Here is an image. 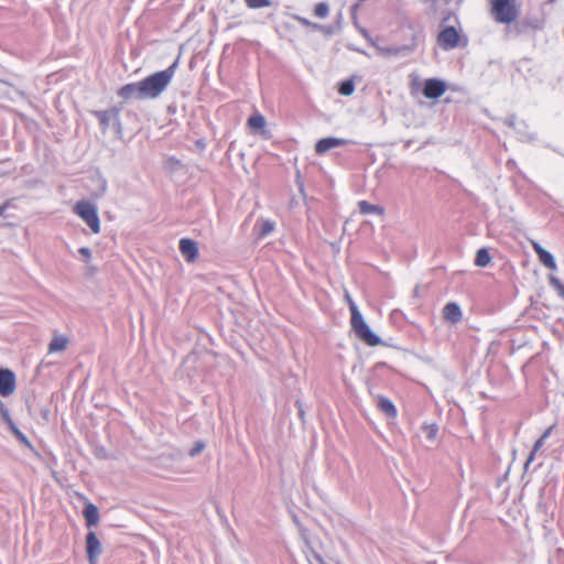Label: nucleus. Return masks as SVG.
I'll list each match as a JSON object with an SVG mask.
<instances>
[{
	"instance_id": "nucleus-9",
	"label": "nucleus",
	"mask_w": 564,
	"mask_h": 564,
	"mask_svg": "<svg viewBox=\"0 0 564 564\" xmlns=\"http://www.w3.org/2000/svg\"><path fill=\"white\" fill-rule=\"evenodd\" d=\"M349 141L341 138H324L316 142L315 152L318 155H323L332 149L348 144Z\"/></svg>"
},
{
	"instance_id": "nucleus-20",
	"label": "nucleus",
	"mask_w": 564,
	"mask_h": 564,
	"mask_svg": "<svg viewBox=\"0 0 564 564\" xmlns=\"http://www.w3.org/2000/svg\"><path fill=\"white\" fill-rule=\"evenodd\" d=\"M544 442L545 441L543 438H541V437L538 441H535V443L533 444V448H532L531 453L529 454V456L527 458L525 467H528L531 463L534 462L535 455L543 447Z\"/></svg>"
},
{
	"instance_id": "nucleus-23",
	"label": "nucleus",
	"mask_w": 564,
	"mask_h": 564,
	"mask_svg": "<svg viewBox=\"0 0 564 564\" xmlns=\"http://www.w3.org/2000/svg\"><path fill=\"white\" fill-rule=\"evenodd\" d=\"M552 292L560 299L558 306L564 310V284H552Z\"/></svg>"
},
{
	"instance_id": "nucleus-17",
	"label": "nucleus",
	"mask_w": 564,
	"mask_h": 564,
	"mask_svg": "<svg viewBox=\"0 0 564 564\" xmlns=\"http://www.w3.org/2000/svg\"><path fill=\"white\" fill-rule=\"evenodd\" d=\"M378 406L383 413H386L390 417H395L398 414L397 409H395L394 404L392 403V401H390L389 399H387L384 397L379 398Z\"/></svg>"
},
{
	"instance_id": "nucleus-25",
	"label": "nucleus",
	"mask_w": 564,
	"mask_h": 564,
	"mask_svg": "<svg viewBox=\"0 0 564 564\" xmlns=\"http://www.w3.org/2000/svg\"><path fill=\"white\" fill-rule=\"evenodd\" d=\"M297 21H299L302 25H304V26H311V28H313V29H315V30L321 28V25H318V24H316V23H312L311 21H308V20H307V19H305V18H297Z\"/></svg>"
},
{
	"instance_id": "nucleus-26",
	"label": "nucleus",
	"mask_w": 564,
	"mask_h": 564,
	"mask_svg": "<svg viewBox=\"0 0 564 564\" xmlns=\"http://www.w3.org/2000/svg\"><path fill=\"white\" fill-rule=\"evenodd\" d=\"M556 427L555 424L549 426L541 435V438H543L544 441L551 435V433L553 432V430Z\"/></svg>"
},
{
	"instance_id": "nucleus-5",
	"label": "nucleus",
	"mask_w": 564,
	"mask_h": 564,
	"mask_svg": "<svg viewBox=\"0 0 564 564\" xmlns=\"http://www.w3.org/2000/svg\"><path fill=\"white\" fill-rule=\"evenodd\" d=\"M437 44L445 51L456 48L457 46H466L467 37L462 35L454 26L444 28L437 35Z\"/></svg>"
},
{
	"instance_id": "nucleus-6",
	"label": "nucleus",
	"mask_w": 564,
	"mask_h": 564,
	"mask_svg": "<svg viewBox=\"0 0 564 564\" xmlns=\"http://www.w3.org/2000/svg\"><path fill=\"white\" fill-rule=\"evenodd\" d=\"M17 389V378L12 370L0 369V395H11Z\"/></svg>"
},
{
	"instance_id": "nucleus-11",
	"label": "nucleus",
	"mask_w": 564,
	"mask_h": 564,
	"mask_svg": "<svg viewBox=\"0 0 564 564\" xmlns=\"http://www.w3.org/2000/svg\"><path fill=\"white\" fill-rule=\"evenodd\" d=\"M443 318L452 324L459 323L463 318L460 307L454 302L447 303L443 308Z\"/></svg>"
},
{
	"instance_id": "nucleus-13",
	"label": "nucleus",
	"mask_w": 564,
	"mask_h": 564,
	"mask_svg": "<svg viewBox=\"0 0 564 564\" xmlns=\"http://www.w3.org/2000/svg\"><path fill=\"white\" fill-rule=\"evenodd\" d=\"M87 527H94L99 523V510L91 502H87L83 511Z\"/></svg>"
},
{
	"instance_id": "nucleus-22",
	"label": "nucleus",
	"mask_w": 564,
	"mask_h": 564,
	"mask_svg": "<svg viewBox=\"0 0 564 564\" xmlns=\"http://www.w3.org/2000/svg\"><path fill=\"white\" fill-rule=\"evenodd\" d=\"M245 3L250 9H260L271 6L270 0H245Z\"/></svg>"
},
{
	"instance_id": "nucleus-3",
	"label": "nucleus",
	"mask_w": 564,
	"mask_h": 564,
	"mask_svg": "<svg viewBox=\"0 0 564 564\" xmlns=\"http://www.w3.org/2000/svg\"><path fill=\"white\" fill-rule=\"evenodd\" d=\"M350 325L356 336L366 345L375 347L381 344V339L367 325L355 303H351Z\"/></svg>"
},
{
	"instance_id": "nucleus-7",
	"label": "nucleus",
	"mask_w": 564,
	"mask_h": 564,
	"mask_svg": "<svg viewBox=\"0 0 564 564\" xmlns=\"http://www.w3.org/2000/svg\"><path fill=\"white\" fill-rule=\"evenodd\" d=\"M446 91V85L437 78H430L424 82L423 95L429 99L440 98Z\"/></svg>"
},
{
	"instance_id": "nucleus-16",
	"label": "nucleus",
	"mask_w": 564,
	"mask_h": 564,
	"mask_svg": "<svg viewBox=\"0 0 564 564\" xmlns=\"http://www.w3.org/2000/svg\"><path fill=\"white\" fill-rule=\"evenodd\" d=\"M247 126L253 131H263L265 128V118L260 112H254L248 118Z\"/></svg>"
},
{
	"instance_id": "nucleus-19",
	"label": "nucleus",
	"mask_w": 564,
	"mask_h": 564,
	"mask_svg": "<svg viewBox=\"0 0 564 564\" xmlns=\"http://www.w3.org/2000/svg\"><path fill=\"white\" fill-rule=\"evenodd\" d=\"M314 15L318 19H326L329 15V6L327 2H318L314 7Z\"/></svg>"
},
{
	"instance_id": "nucleus-27",
	"label": "nucleus",
	"mask_w": 564,
	"mask_h": 564,
	"mask_svg": "<svg viewBox=\"0 0 564 564\" xmlns=\"http://www.w3.org/2000/svg\"><path fill=\"white\" fill-rule=\"evenodd\" d=\"M203 448H204V444L203 443H197L195 445V447L192 449L191 456H194V455L200 453L203 451Z\"/></svg>"
},
{
	"instance_id": "nucleus-28",
	"label": "nucleus",
	"mask_w": 564,
	"mask_h": 564,
	"mask_svg": "<svg viewBox=\"0 0 564 564\" xmlns=\"http://www.w3.org/2000/svg\"><path fill=\"white\" fill-rule=\"evenodd\" d=\"M11 206V200H8L0 205V217L4 215L6 210Z\"/></svg>"
},
{
	"instance_id": "nucleus-24",
	"label": "nucleus",
	"mask_w": 564,
	"mask_h": 564,
	"mask_svg": "<svg viewBox=\"0 0 564 564\" xmlns=\"http://www.w3.org/2000/svg\"><path fill=\"white\" fill-rule=\"evenodd\" d=\"M274 230V223L270 220H263L260 226L259 236L265 237Z\"/></svg>"
},
{
	"instance_id": "nucleus-18",
	"label": "nucleus",
	"mask_w": 564,
	"mask_h": 564,
	"mask_svg": "<svg viewBox=\"0 0 564 564\" xmlns=\"http://www.w3.org/2000/svg\"><path fill=\"white\" fill-rule=\"evenodd\" d=\"M491 261V257L489 251L485 248H481L476 253L475 264L478 267H486Z\"/></svg>"
},
{
	"instance_id": "nucleus-12",
	"label": "nucleus",
	"mask_w": 564,
	"mask_h": 564,
	"mask_svg": "<svg viewBox=\"0 0 564 564\" xmlns=\"http://www.w3.org/2000/svg\"><path fill=\"white\" fill-rule=\"evenodd\" d=\"M69 344V338L65 335H55L47 348L48 354L62 352Z\"/></svg>"
},
{
	"instance_id": "nucleus-21",
	"label": "nucleus",
	"mask_w": 564,
	"mask_h": 564,
	"mask_svg": "<svg viewBox=\"0 0 564 564\" xmlns=\"http://www.w3.org/2000/svg\"><path fill=\"white\" fill-rule=\"evenodd\" d=\"M355 90V85L351 80H345L339 85L338 91L343 96H350Z\"/></svg>"
},
{
	"instance_id": "nucleus-30",
	"label": "nucleus",
	"mask_w": 564,
	"mask_h": 564,
	"mask_svg": "<svg viewBox=\"0 0 564 564\" xmlns=\"http://www.w3.org/2000/svg\"><path fill=\"white\" fill-rule=\"evenodd\" d=\"M79 252L85 256V257H89L90 256V251L88 248H80L79 249Z\"/></svg>"
},
{
	"instance_id": "nucleus-4",
	"label": "nucleus",
	"mask_w": 564,
	"mask_h": 564,
	"mask_svg": "<svg viewBox=\"0 0 564 564\" xmlns=\"http://www.w3.org/2000/svg\"><path fill=\"white\" fill-rule=\"evenodd\" d=\"M74 213L82 218L94 234L100 232V220L97 208L88 200H79L73 208Z\"/></svg>"
},
{
	"instance_id": "nucleus-14",
	"label": "nucleus",
	"mask_w": 564,
	"mask_h": 564,
	"mask_svg": "<svg viewBox=\"0 0 564 564\" xmlns=\"http://www.w3.org/2000/svg\"><path fill=\"white\" fill-rule=\"evenodd\" d=\"M533 246V249L535 251V253L538 254L540 261L549 269H553L555 268V261H554V258L553 256L544 250L539 243L536 242H533L532 243Z\"/></svg>"
},
{
	"instance_id": "nucleus-2",
	"label": "nucleus",
	"mask_w": 564,
	"mask_h": 564,
	"mask_svg": "<svg viewBox=\"0 0 564 564\" xmlns=\"http://www.w3.org/2000/svg\"><path fill=\"white\" fill-rule=\"evenodd\" d=\"M489 13L495 22L510 25L518 21L521 14L519 0H488Z\"/></svg>"
},
{
	"instance_id": "nucleus-29",
	"label": "nucleus",
	"mask_w": 564,
	"mask_h": 564,
	"mask_svg": "<svg viewBox=\"0 0 564 564\" xmlns=\"http://www.w3.org/2000/svg\"><path fill=\"white\" fill-rule=\"evenodd\" d=\"M345 299H346V301H347V303L349 305V311L351 312V303H355V302L352 301V299H351V296H350V294L348 292H346Z\"/></svg>"
},
{
	"instance_id": "nucleus-8",
	"label": "nucleus",
	"mask_w": 564,
	"mask_h": 564,
	"mask_svg": "<svg viewBox=\"0 0 564 564\" xmlns=\"http://www.w3.org/2000/svg\"><path fill=\"white\" fill-rule=\"evenodd\" d=\"M86 551L89 564H96L101 553V544L95 532H89L86 536Z\"/></svg>"
},
{
	"instance_id": "nucleus-10",
	"label": "nucleus",
	"mask_w": 564,
	"mask_h": 564,
	"mask_svg": "<svg viewBox=\"0 0 564 564\" xmlns=\"http://www.w3.org/2000/svg\"><path fill=\"white\" fill-rule=\"evenodd\" d=\"M180 251L187 262H194L198 257L196 241L188 238H182L180 240Z\"/></svg>"
},
{
	"instance_id": "nucleus-15",
	"label": "nucleus",
	"mask_w": 564,
	"mask_h": 564,
	"mask_svg": "<svg viewBox=\"0 0 564 564\" xmlns=\"http://www.w3.org/2000/svg\"><path fill=\"white\" fill-rule=\"evenodd\" d=\"M358 207H359V212L362 215H369V214H377L379 216L384 215V208L382 206L370 204L367 200H360L358 203Z\"/></svg>"
},
{
	"instance_id": "nucleus-1",
	"label": "nucleus",
	"mask_w": 564,
	"mask_h": 564,
	"mask_svg": "<svg viewBox=\"0 0 564 564\" xmlns=\"http://www.w3.org/2000/svg\"><path fill=\"white\" fill-rule=\"evenodd\" d=\"M176 63L164 70L153 73L142 80L121 86L118 96L123 100L155 99L170 85L175 73Z\"/></svg>"
}]
</instances>
